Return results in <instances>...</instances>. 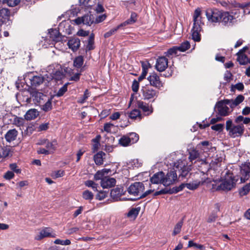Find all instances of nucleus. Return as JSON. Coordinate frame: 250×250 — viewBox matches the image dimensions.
I'll return each mask as SVG.
<instances>
[{
    "instance_id": "f257e3e1",
    "label": "nucleus",
    "mask_w": 250,
    "mask_h": 250,
    "mask_svg": "<svg viewBox=\"0 0 250 250\" xmlns=\"http://www.w3.org/2000/svg\"><path fill=\"white\" fill-rule=\"evenodd\" d=\"M208 178L206 179V180H195L191 183L184 184H181L178 187H175L172 188H165L159 191H156L154 193V196H158L162 194H172L173 193H177L178 192L182 191L184 188L186 187L188 189L190 190H195L198 188L200 185H203L205 183H208Z\"/></svg>"
},
{
    "instance_id": "f03ea898",
    "label": "nucleus",
    "mask_w": 250,
    "mask_h": 250,
    "mask_svg": "<svg viewBox=\"0 0 250 250\" xmlns=\"http://www.w3.org/2000/svg\"><path fill=\"white\" fill-rule=\"evenodd\" d=\"M145 188L144 184L142 182H136L131 184L127 188V191L130 195L137 197L134 198H128L126 199V200L136 201L146 197L153 191L151 189H149L143 193Z\"/></svg>"
},
{
    "instance_id": "7ed1b4c3",
    "label": "nucleus",
    "mask_w": 250,
    "mask_h": 250,
    "mask_svg": "<svg viewBox=\"0 0 250 250\" xmlns=\"http://www.w3.org/2000/svg\"><path fill=\"white\" fill-rule=\"evenodd\" d=\"M237 181L238 179H235V177L233 176L232 173L227 171L222 183L219 185L212 184V189L213 190L216 191L223 190L228 191L230 190L235 187Z\"/></svg>"
},
{
    "instance_id": "20e7f679",
    "label": "nucleus",
    "mask_w": 250,
    "mask_h": 250,
    "mask_svg": "<svg viewBox=\"0 0 250 250\" xmlns=\"http://www.w3.org/2000/svg\"><path fill=\"white\" fill-rule=\"evenodd\" d=\"M179 171V177H186L191 170V165H188L185 159H181L174 163L173 169Z\"/></svg>"
},
{
    "instance_id": "39448f33",
    "label": "nucleus",
    "mask_w": 250,
    "mask_h": 250,
    "mask_svg": "<svg viewBox=\"0 0 250 250\" xmlns=\"http://www.w3.org/2000/svg\"><path fill=\"white\" fill-rule=\"evenodd\" d=\"M226 128L229 131V135L233 138L242 136L245 130V127L242 124L234 125L231 120L226 122Z\"/></svg>"
},
{
    "instance_id": "423d86ee",
    "label": "nucleus",
    "mask_w": 250,
    "mask_h": 250,
    "mask_svg": "<svg viewBox=\"0 0 250 250\" xmlns=\"http://www.w3.org/2000/svg\"><path fill=\"white\" fill-rule=\"evenodd\" d=\"M141 93L143 99L145 100H149L152 99H155L157 97L159 92L154 89L151 85L146 84L141 87Z\"/></svg>"
},
{
    "instance_id": "0eeeda50",
    "label": "nucleus",
    "mask_w": 250,
    "mask_h": 250,
    "mask_svg": "<svg viewBox=\"0 0 250 250\" xmlns=\"http://www.w3.org/2000/svg\"><path fill=\"white\" fill-rule=\"evenodd\" d=\"M206 15L208 21L216 23L221 21V11L217 9H208L206 11Z\"/></svg>"
},
{
    "instance_id": "6e6552de",
    "label": "nucleus",
    "mask_w": 250,
    "mask_h": 250,
    "mask_svg": "<svg viewBox=\"0 0 250 250\" xmlns=\"http://www.w3.org/2000/svg\"><path fill=\"white\" fill-rule=\"evenodd\" d=\"M177 174L175 170L168 171L167 174H164L163 185L167 187L174 184L177 181Z\"/></svg>"
},
{
    "instance_id": "1a4fd4ad",
    "label": "nucleus",
    "mask_w": 250,
    "mask_h": 250,
    "mask_svg": "<svg viewBox=\"0 0 250 250\" xmlns=\"http://www.w3.org/2000/svg\"><path fill=\"white\" fill-rule=\"evenodd\" d=\"M232 111L228 106L223 105L221 103L217 102L214 107V111L216 114L222 118L229 115Z\"/></svg>"
},
{
    "instance_id": "9d476101",
    "label": "nucleus",
    "mask_w": 250,
    "mask_h": 250,
    "mask_svg": "<svg viewBox=\"0 0 250 250\" xmlns=\"http://www.w3.org/2000/svg\"><path fill=\"white\" fill-rule=\"evenodd\" d=\"M201 10L200 8H197L193 15V26L191 29L192 31H200L202 30V25L204 23L201 21V17L200 16Z\"/></svg>"
},
{
    "instance_id": "9b49d317",
    "label": "nucleus",
    "mask_w": 250,
    "mask_h": 250,
    "mask_svg": "<svg viewBox=\"0 0 250 250\" xmlns=\"http://www.w3.org/2000/svg\"><path fill=\"white\" fill-rule=\"evenodd\" d=\"M95 17L93 15L91 14H86L81 17H78L74 20L75 22L77 25L83 23L87 26H90L94 22Z\"/></svg>"
},
{
    "instance_id": "f8f14e48",
    "label": "nucleus",
    "mask_w": 250,
    "mask_h": 250,
    "mask_svg": "<svg viewBox=\"0 0 250 250\" xmlns=\"http://www.w3.org/2000/svg\"><path fill=\"white\" fill-rule=\"evenodd\" d=\"M71 21L68 19L67 20H63L59 25L58 29L61 33H63L64 36L69 35L72 34L73 27L71 25Z\"/></svg>"
},
{
    "instance_id": "ddd939ff",
    "label": "nucleus",
    "mask_w": 250,
    "mask_h": 250,
    "mask_svg": "<svg viewBox=\"0 0 250 250\" xmlns=\"http://www.w3.org/2000/svg\"><path fill=\"white\" fill-rule=\"evenodd\" d=\"M240 168V181L241 183H244L250 178V163L246 162L242 164Z\"/></svg>"
},
{
    "instance_id": "4468645a",
    "label": "nucleus",
    "mask_w": 250,
    "mask_h": 250,
    "mask_svg": "<svg viewBox=\"0 0 250 250\" xmlns=\"http://www.w3.org/2000/svg\"><path fill=\"white\" fill-rule=\"evenodd\" d=\"M32 74H30L28 76V77L26 76V78H24V81L25 83H27V79H29V82L31 84V86L32 87H37L40 84H41L44 80V78L41 76H31Z\"/></svg>"
},
{
    "instance_id": "2eb2a0df",
    "label": "nucleus",
    "mask_w": 250,
    "mask_h": 250,
    "mask_svg": "<svg viewBox=\"0 0 250 250\" xmlns=\"http://www.w3.org/2000/svg\"><path fill=\"white\" fill-rule=\"evenodd\" d=\"M147 80L150 83L149 85H151V87L153 86L160 89L163 86L159 77L154 72L150 74L149 76L147 77Z\"/></svg>"
},
{
    "instance_id": "dca6fc26",
    "label": "nucleus",
    "mask_w": 250,
    "mask_h": 250,
    "mask_svg": "<svg viewBox=\"0 0 250 250\" xmlns=\"http://www.w3.org/2000/svg\"><path fill=\"white\" fill-rule=\"evenodd\" d=\"M125 192L126 190H124L123 187L117 186L111 190L110 196L114 201L121 200V196L125 194Z\"/></svg>"
},
{
    "instance_id": "f3484780",
    "label": "nucleus",
    "mask_w": 250,
    "mask_h": 250,
    "mask_svg": "<svg viewBox=\"0 0 250 250\" xmlns=\"http://www.w3.org/2000/svg\"><path fill=\"white\" fill-rule=\"evenodd\" d=\"M56 234L53 232L52 229L50 228H44L41 230L35 239L37 240H41L45 237H55Z\"/></svg>"
},
{
    "instance_id": "a211bd4d",
    "label": "nucleus",
    "mask_w": 250,
    "mask_h": 250,
    "mask_svg": "<svg viewBox=\"0 0 250 250\" xmlns=\"http://www.w3.org/2000/svg\"><path fill=\"white\" fill-rule=\"evenodd\" d=\"M235 18L229 13V12L221 11V21L225 26L230 25Z\"/></svg>"
},
{
    "instance_id": "6ab92c4d",
    "label": "nucleus",
    "mask_w": 250,
    "mask_h": 250,
    "mask_svg": "<svg viewBox=\"0 0 250 250\" xmlns=\"http://www.w3.org/2000/svg\"><path fill=\"white\" fill-rule=\"evenodd\" d=\"M10 12L7 8L0 9V23L9 25L11 21L9 20Z\"/></svg>"
},
{
    "instance_id": "aec40b11",
    "label": "nucleus",
    "mask_w": 250,
    "mask_h": 250,
    "mask_svg": "<svg viewBox=\"0 0 250 250\" xmlns=\"http://www.w3.org/2000/svg\"><path fill=\"white\" fill-rule=\"evenodd\" d=\"M168 66V60L164 56L159 57L156 61L155 67L159 72L164 71Z\"/></svg>"
},
{
    "instance_id": "412c9836",
    "label": "nucleus",
    "mask_w": 250,
    "mask_h": 250,
    "mask_svg": "<svg viewBox=\"0 0 250 250\" xmlns=\"http://www.w3.org/2000/svg\"><path fill=\"white\" fill-rule=\"evenodd\" d=\"M116 183L115 178L109 177H105L102 181H101V185L103 188H108L114 187Z\"/></svg>"
},
{
    "instance_id": "4be33fe9",
    "label": "nucleus",
    "mask_w": 250,
    "mask_h": 250,
    "mask_svg": "<svg viewBox=\"0 0 250 250\" xmlns=\"http://www.w3.org/2000/svg\"><path fill=\"white\" fill-rule=\"evenodd\" d=\"M81 44L80 40L76 37L71 38L68 40L67 45L70 49L75 52L79 48Z\"/></svg>"
},
{
    "instance_id": "5701e85b",
    "label": "nucleus",
    "mask_w": 250,
    "mask_h": 250,
    "mask_svg": "<svg viewBox=\"0 0 250 250\" xmlns=\"http://www.w3.org/2000/svg\"><path fill=\"white\" fill-rule=\"evenodd\" d=\"M164 176V172L159 171L155 173L150 179L152 184H162L163 185V179Z\"/></svg>"
},
{
    "instance_id": "b1692460",
    "label": "nucleus",
    "mask_w": 250,
    "mask_h": 250,
    "mask_svg": "<svg viewBox=\"0 0 250 250\" xmlns=\"http://www.w3.org/2000/svg\"><path fill=\"white\" fill-rule=\"evenodd\" d=\"M18 134V131L16 129H10L5 134L4 137L7 142L10 143L16 139Z\"/></svg>"
},
{
    "instance_id": "393cba45",
    "label": "nucleus",
    "mask_w": 250,
    "mask_h": 250,
    "mask_svg": "<svg viewBox=\"0 0 250 250\" xmlns=\"http://www.w3.org/2000/svg\"><path fill=\"white\" fill-rule=\"evenodd\" d=\"M48 34L49 37L53 41L58 42L62 39L60 37L61 33L60 31H59V29H50L48 30Z\"/></svg>"
},
{
    "instance_id": "a878e982",
    "label": "nucleus",
    "mask_w": 250,
    "mask_h": 250,
    "mask_svg": "<svg viewBox=\"0 0 250 250\" xmlns=\"http://www.w3.org/2000/svg\"><path fill=\"white\" fill-rule=\"evenodd\" d=\"M137 105L138 107L141 109L144 112L147 113V115L150 114L153 112L152 107H149L147 104L142 101H138L137 102Z\"/></svg>"
},
{
    "instance_id": "bb28decb",
    "label": "nucleus",
    "mask_w": 250,
    "mask_h": 250,
    "mask_svg": "<svg viewBox=\"0 0 250 250\" xmlns=\"http://www.w3.org/2000/svg\"><path fill=\"white\" fill-rule=\"evenodd\" d=\"M31 95L33 100L40 104L42 103V101H45V99L47 98L46 95L37 91H32Z\"/></svg>"
},
{
    "instance_id": "cd10ccee",
    "label": "nucleus",
    "mask_w": 250,
    "mask_h": 250,
    "mask_svg": "<svg viewBox=\"0 0 250 250\" xmlns=\"http://www.w3.org/2000/svg\"><path fill=\"white\" fill-rule=\"evenodd\" d=\"M58 145V142L56 139H53L51 142L48 140L45 147L48 150H49V153L51 154L53 153L57 149Z\"/></svg>"
},
{
    "instance_id": "c85d7f7f",
    "label": "nucleus",
    "mask_w": 250,
    "mask_h": 250,
    "mask_svg": "<svg viewBox=\"0 0 250 250\" xmlns=\"http://www.w3.org/2000/svg\"><path fill=\"white\" fill-rule=\"evenodd\" d=\"M200 153L195 149L189 151L188 159L191 164L195 163L199 158Z\"/></svg>"
},
{
    "instance_id": "c756f323",
    "label": "nucleus",
    "mask_w": 250,
    "mask_h": 250,
    "mask_svg": "<svg viewBox=\"0 0 250 250\" xmlns=\"http://www.w3.org/2000/svg\"><path fill=\"white\" fill-rule=\"evenodd\" d=\"M39 115V112L37 109H31L28 110L24 115V118L26 120L35 119Z\"/></svg>"
},
{
    "instance_id": "7c9ffc66",
    "label": "nucleus",
    "mask_w": 250,
    "mask_h": 250,
    "mask_svg": "<svg viewBox=\"0 0 250 250\" xmlns=\"http://www.w3.org/2000/svg\"><path fill=\"white\" fill-rule=\"evenodd\" d=\"M128 116L129 118L133 120H139L140 121L142 119L141 112L138 109H133L130 112H127Z\"/></svg>"
},
{
    "instance_id": "2f4dec72",
    "label": "nucleus",
    "mask_w": 250,
    "mask_h": 250,
    "mask_svg": "<svg viewBox=\"0 0 250 250\" xmlns=\"http://www.w3.org/2000/svg\"><path fill=\"white\" fill-rule=\"evenodd\" d=\"M137 19V14L135 12H132L130 18L125 21V22L120 24V26L123 27L128 24H132L136 21Z\"/></svg>"
},
{
    "instance_id": "473e14b6",
    "label": "nucleus",
    "mask_w": 250,
    "mask_h": 250,
    "mask_svg": "<svg viewBox=\"0 0 250 250\" xmlns=\"http://www.w3.org/2000/svg\"><path fill=\"white\" fill-rule=\"evenodd\" d=\"M105 154L103 151H100L95 154L94 156V160L97 165H101L103 163V156Z\"/></svg>"
},
{
    "instance_id": "72a5a7b5",
    "label": "nucleus",
    "mask_w": 250,
    "mask_h": 250,
    "mask_svg": "<svg viewBox=\"0 0 250 250\" xmlns=\"http://www.w3.org/2000/svg\"><path fill=\"white\" fill-rule=\"evenodd\" d=\"M84 59L82 56L76 57L73 60V66L77 69L82 67L83 64Z\"/></svg>"
},
{
    "instance_id": "f704fd0d",
    "label": "nucleus",
    "mask_w": 250,
    "mask_h": 250,
    "mask_svg": "<svg viewBox=\"0 0 250 250\" xmlns=\"http://www.w3.org/2000/svg\"><path fill=\"white\" fill-rule=\"evenodd\" d=\"M179 51L177 46H174L169 48L167 52L165 53L166 56L168 58H172L174 56L177 55V52Z\"/></svg>"
},
{
    "instance_id": "c9c22d12",
    "label": "nucleus",
    "mask_w": 250,
    "mask_h": 250,
    "mask_svg": "<svg viewBox=\"0 0 250 250\" xmlns=\"http://www.w3.org/2000/svg\"><path fill=\"white\" fill-rule=\"evenodd\" d=\"M21 0H0V4H6L8 6L14 7L18 5Z\"/></svg>"
},
{
    "instance_id": "e433bc0d",
    "label": "nucleus",
    "mask_w": 250,
    "mask_h": 250,
    "mask_svg": "<svg viewBox=\"0 0 250 250\" xmlns=\"http://www.w3.org/2000/svg\"><path fill=\"white\" fill-rule=\"evenodd\" d=\"M140 210V207L132 208L127 213V216L130 218H136Z\"/></svg>"
},
{
    "instance_id": "4c0bfd02",
    "label": "nucleus",
    "mask_w": 250,
    "mask_h": 250,
    "mask_svg": "<svg viewBox=\"0 0 250 250\" xmlns=\"http://www.w3.org/2000/svg\"><path fill=\"white\" fill-rule=\"evenodd\" d=\"M127 135H124L119 139V144L122 146H127L131 145Z\"/></svg>"
},
{
    "instance_id": "58836bf2",
    "label": "nucleus",
    "mask_w": 250,
    "mask_h": 250,
    "mask_svg": "<svg viewBox=\"0 0 250 250\" xmlns=\"http://www.w3.org/2000/svg\"><path fill=\"white\" fill-rule=\"evenodd\" d=\"M237 56V61L241 65H246L248 63V58L245 54H238Z\"/></svg>"
},
{
    "instance_id": "ea45409f",
    "label": "nucleus",
    "mask_w": 250,
    "mask_h": 250,
    "mask_svg": "<svg viewBox=\"0 0 250 250\" xmlns=\"http://www.w3.org/2000/svg\"><path fill=\"white\" fill-rule=\"evenodd\" d=\"M183 220L182 219L180 221L177 223L174 227L172 235L175 236L179 233L181 230L182 227L183 225Z\"/></svg>"
},
{
    "instance_id": "a19ab883",
    "label": "nucleus",
    "mask_w": 250,
    "mask_h": 250,
    "mask_svg": "<svg viewBox=\"0 0 250 250\" xmlns=\"http://www.w3.org/2000/svg\"><path fill=\"white\" fill-rule=\"evenodd\" d=\"M64 75L62 72L60 71H56V72L53 74V76H51L49 78L47 76V78L48 79L47 81H50L52 78H54L57 80H60L62 79Z\"/></svg>"
},
{
    "instance_id": "79ce46f5",
    "label": "nucleus",
    "mask_w": 250,
    "mask_h": 250,
    "mask_svg": "<svg viewBox=\"0 0 250 250\" xmlns=\"http://www.w3.org/2000/svg\"><path fill=\"white\" fill-rule=\"evenodd\" d=\"M127 136L130 140L129 141L131 144L136 143L139 140V135L138 134L135 132H131L129 133Z\"/></svg>"
},
{
    "instance_id": "37998d69",
    "label": "nucleus",
    "mask_w": 250,
    "mask_h": 250,
    "mask_svg": "<svg viewBox=\"0 0 250 250\" xmlns=\"http://www.w3.org/2000/svg\"><path fill=\"white\" fill-rule=\"evenodd\" d=\"M244 100V97L242 95H239L234 100H232L231 104L233 108L239 105Z\"/></svg>"
},
{
    "instance_id": "c03bdc74",
    "label": "nucleus",
    "mask_w": 250,
    "mask_h": 250,
    "mask_svg": "<svg viewBox=\"0 0 250 250\" xmlns=\"http://www.w3.org/2000/svg\"><path fill=\"white\" fill-rule=\"evenodd\" d=\"M94 35L93 34H91L88 39V43L87 45V49L88 50H93L94 48Z\"/></svg>"
},
{
    "instance_id": "a18cd8bd",
    "label": "nucleus",
    "mask_w": 250,
    "mask_h": 250,
    "mask_svg": "<svg viewBox=\"0 0 250 250\" xmlns=\"http://www.w3.org/2000/svg\"><path fill=\"white\" fill-rule=\"evenodd\" d=\"M105 172H106L105 169L97 171L94 175V180L96 181L101 180L102 181V179H104L106 177L104 176Z\"/></svg>"
},
{
    "instance_id": "49530a36",
    "label": "nucleus",
    "mask_w": 250,
    "mask_h": 250,
    "mask_svg": "<svg viewBox=\"0 0 250 250\" xmlns=\"http://www.w3.org/2000/svg\"><path fill=\"white\" fill-rule=\"evenodd\" d=\"M42 109L45 112H47L51 110L52 99L51 98H48L47 102L43 105H42Z\"/></svg>"
},
{
    "instance_id": "de8ad7c7",
    "label": "nucleus",
    "mask_w": 250,
    "mask_h": 250,
    "mask_svg": "<svg viewBox=\"0 0 250 250\" xmlns=\"http://www.w3.org/2000/svg\"><path fill=\"white\" fill-rule=\"evenodd\" d=\"M190 46V45L189 42L187 41L182 43L181 45L179 46H177V47L179 51L185 52L189 48Z\"/></svg>"
},
{
    "instance_id": "09e8293b",
    "label": "nucleus",
    "mask_w": 250,
    "mask_h": 250,
    "mask_svg": "<svg viewBox=\"0 0 250 250\" xmlns=\"http://www.w3.org/2000/svg\"><path fill=\"white\" fill-rule=\"evenodd\" d=\"M82 196L85 200L91 201L93 199L94 195L91 191L86 190L83 192Z\"/></svg>"
},
{
    "instance_id": "8fccbe9b",
    "label": "nucleus",
    "mask_w": 250,
    "mask_h": 250,
    "mask_svg": "<svg viewBox=\"0 0 250 250\" xmlns=\"http://www.w3.org/2000/svg\"><path fill=\"white\" fill-rule=\"evenodd\" d=\"M69 83H65L62 87H61L57 92L56 96L58 97L63 96L67 90V85Z\"/></svg>"
},
{
    "instance_id": "3c124183",
    "label": "nucleus",
    "mask_w": 250,
    "mask_h": 250,
    "mask_svg": "<svg viewBox=\"0 0 250 250\" xmlns=\"http://www.w3.org/2000/svg\"><path fill=\"white\" fill-rule=\"evenodd\" d=\"M244 88V84L242 83H238L235 84H232L231 86L230 91L234 92L235 89L239 91H242Z\"/></svg>"
},
{
    "instance_id": "603ef678",
    "label": "nucleus",
    "mask_w": 250,
    "mask_h": 250,
    "mask_svg": "<svg viewBox=\"0 0 250 250\" xmlns=\"http://www.w3.org/2000/svg\"><path fill=\"white\" fill-rule=\"evenodd\" d=\"M250 191V183L246 184L239 191L241 195H246Z\"/></svg>"
},
{
    "instance_id": "864d4df0",
    "label": "nucleus",
    "mask_w": 250,
    "mask_h": 250,
    "mask_svg": "<svg viewBox=\"0 0 250 250\" xmlns=\"http://www.w3.org/2000/svg\"><path fill=\"white\" fill-rule=\"evenodd\" d=\"M122 26H120V24L118 25L117 27L113 28L110 30L109 31L106 32L104 35V37L105 38H107L110 37L111 35L114 34L120 27Z\"/></svg>"
},
{
    "instance_id": "5fc2aeb1",
    "label": "nucleus",
    "mask_w": 250,
    "mask_h": 250,
    "mask_svg": "<svg viewBox=\"0 0 250 250\" xmlns=\"http://www.w3.org/2000/svg\"><path fill=\"white\" fill-rule=\"evenodd\" d=\"M200 31L191 30L192 39L195 42H199L201 40Z\"/></svg>"
},
{
    "instance_id": "6e6d98bb",
    "label": "nucleus",
    "mask_w": 250,
    "mask_h": 250,
    "mask_svg": "<svg viewBox=\"0 0 250 250\" xmlns=\"http://www.w3.org/2000/svg\"><path fill=\"white\" fill-rule=\"evenodd\" d=\"M54 243L55 244H59V245H65V246L69 245L71 244V241L69 239H66L65 240H62L57 239L54 241Z\"/></svg>"
},
{
    "instance_id": "4d7b16f0",
    "label": "nucleus",
    "mask_w": 250,
    "mask_h": 250,
    "mask_svg": "<svg viewBox=\"0 0 250 250\" xmlns=\"http://www.w3.org/2000/svg\"><path fill=\"white\" fill-rule=\"evenodd\" d=\"M209 146V142L208 141H202L198 145V147L202 149L204 151H205L206 148L208 149Z\"/></svg>"
},
{
    "instance_id": "13d9d810",
    "label": "nucleus",
    "mask_w": 250,
    "mask_h": 250,
    "mask_svg": "<svg viewBox=\"0 0 250 250\" xmlns=\"http://www.w3.org/2000/svg\"><path fill=\"white\" fill-rule=\"evenodd\" d=\"M90 96V92L88 89H86L84 91V94L82 97L79 99L78 102L80 104H83L86 100Z\"/></svg>"
},
{
    "instance_id": "bf43d9fd",
    "label": "nucleus",
    "mask_w": 250,
    "mask_h": 250,
    "mask_svg": "<svg viewBox=\"0 0 250 250\" xmlns=\"http://www.w3.org/2000/svg\"><path fill=\"white\" fill-rule=\"evenodd\" d=\"M114 125L110 123H106L104 124V131L107 133H110L111 132V128L113 127Z\"/></svg>"
},
{
    "instance_id": "052dcab7",
    "label": "nucleus",
    "mask_w": 250,
    "mask_h": 250,
    "mask_svg": "<svg viewBox=\"0 0 250 250\" xmlns=\"http://www.w3.org/2000/svg\"><path fill=\"white\" fill-rule=\"evenodd\" d=\"M224 127V125L223 124H218L213 125L211 126V128L217 131L221 132L223 130Z\"/></svg>"
},
{
    "instance_id": "680f3d73",
    "label": "nucleus",
    "mask_w": 250,
    "mask_h": 250,
    "mask_svg": "<svg viewBox=\"0 0 250 250\" xmlns=\"http://www.w3.org/2000/svg\"><path fill=\"white\" fill-rule=\"evenodd\" d=\"M217 103H221L223 105L228 106L229 105V107L233 109V107L232 106L231 104L232 103V99L229 100V99H224L223 100H220Z\"/></svg>"
},
{
    "instance_id": "e2e57ef3",
    "label": "nucleus",
    "mask_w": 250,
    "mask_h": 250,
    "mask_svg": "<svg viewBox=\"0 0 250 250\" xmlns=\"http://www.w3.org/2000/svg\"><path fill=\"white\" fill-rule=\"evenodd\" d=\"M139 82L138 80L137 81L136 79L133 80L131 86L132 90L133 92L136 93L138 92L139 88Z\"/></svg>"
},
{
    "instance_id": "0e129e2a",
    "label": "nucleus",
    "mask_w": 250,
    "mask_h": 250,
    "mask_svg": "<svg viewBox=\"0 0 250 250\" xmlns=\"http://www.w3.org/2000/svg\"><path fill=\"white\" fill-rule=\"evenodd\" d=\"M82 72V69H81L79 72H77L75 73L72 76H71L70 78V81H73L75 82H77L80 80V76L81 75V73Z\"/></svg>"
},
{
    "instance_id": "69168bd1",
    "label": "nucleus",
    "mask_w": 250,
    "mask_h": 250,
    "mask_svg": "<svg viewBox=\"0 0 250 250\" xmlns=\"http://www.w3.org/2000/svg\"><path fill=\"white\" fill-rule=\"evenodd\" d=\"M107 197V193L105 191H99L96 195V199L102 200Z\"/></svg>"
},
{
    "instance_id": "338daca9",
    "label": "nucleus",
    "mask_w": 250,
    "mask_h": 250,
    "mask_svg": "<svg viewBox=\"0 0 250 250\" xmlns=\"http://www.w3.org/2000/svg\"><path fill=\"white\" fill-rule=\"evenodd\" d=\"M142 71H147L148 69L151 67L150 64L147 61H141V62Z\"/></svg>"
},
{
    "instance_id": "774afa93",
    "label": "nucleus",
    "mask_w": 250,
    "mask_h": 250,
    "mask_svg": "<svg viewBox=\"0 0 250 250\" xmlns=\"http://www.w3.org/2000/svg\"><path fill=\"white\" fill-rule=\"evenodd\" d=\"M10 149L6 147H4L2 149V156L4 158L8 157L10 153Z\"/></svg>"
}]
</instances>
